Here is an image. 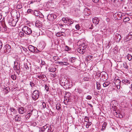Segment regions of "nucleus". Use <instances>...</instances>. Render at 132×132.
<instances>
[{"instance_id":"obj_1","label":"nucleus","mask_w":132,"mask_h":132,"mask_svg":"<svg viewBox=\"0 0 132 132\" xmlns=\"http://www.w3.org/2000/svg\"><path fill=\"white\" fill-rule=\"evenodd\" d=\"M22 31L26 34L27 35L31 34L32 32V30L31 29L26 26L23 27L22 29Z\"/></svg>"},{"instance_id":"obj_2","label":"nucleus","mask_w":132,"mask_h":132,"mask_svg":"<svg viewBox=\"0 0 132 132\" xmlns=\"http://www.w3.org/2000/svg\"><path fill=\"white\" fill-rule=\"evenodd\" d=\"M39 96V92L37 90H35L33 92L32 98L34 100L37 99Z\"/></svg>"},{"instance_id":"obj_3","label":"nucleus","mask_w":132,"mask_h":132,"mask_svg":"<svg viewBox=\"0 0 132 132\" xmlns=\"http://www.w3.org/2000/svg\"><path fill=\"white\" fill-rule=\"evenodd\" d=\"M114 82L115 85L118 88V86L120 87L121 86V81L118 79V77H116L115 78Z\"/></svg>"},{"instance_id":"obj_4","label":"nucleus","mask_w":132,"mask_h":132,"mask_svg":"<svg viewBox=\"0 0 132 132\" xmlns=\"http://www.w3.org/2000/svg\"><path fill=\"white\" fill-rule=\"evenodd\" d=\"M56 18V16L55 15L53 14L48 15L47 19L50 21H53Z\"/></svg>"},{"instance_id":"obj_5","label":"nucleus","mask_w":132,"mask_h":132,"mask_svg":"<svg viewBox=\"0 0 132 132\" xmlns=\"http://www.w3.org/2000/svg\"><path fill=\"white\" fill-rule=\"evenodd\" d=\"M28 48L30 51L33 52H37V51H38V50L36 47L31 45H29V46Z\"/></svg>"},{"instance_id":"obj_6","label":"nucleus","mask_w":132,"mask_h":132,"mask_svg":"<svg viewBox=\"0 0 132 132\" xmlns=\"http://www.w3.org/2000/svg\"><path fill=\"white\" fill-rule=\"evenodd\" d=\"M31 35L34 37H38L40 35L39 32L38 30H32Z\"/></svg>"},{"instance_id":"obj_7","label":"nucleus","mask_w":132,"mask_h":132,"mask_svg":"<svg viewBox=\"0 0 132 132\" xmlns=\"http://www.w3.org/2000/svg\"><path fill=\"white\" fill-rule=\"evenodd\" d=\"M7 27L5 24H2L0 25V32L1 31L2 32H4L7 30Z\"/></svg>"},{"instance_id":"obj_8","label":"nucleus","mask_w":132,"mask_h":132,"mask_svg":"<svg viewBox=\"0 0 132 132\" xmlns=\"http://www.w3.org/2000/svg\"><path fill=\"white\" fill-rule=\"evenodd\" d=\"M11 46L9 45L8 44L6 45L5 46V47L4 48V50H6L5 52H7L8 53H9L11 50Z\"/></svg>"},{"instance_id":"obj_9","label":"nucleus","mask_w":132,"mask_h":132,"mask_svg":"<svg viewBox=\"0 0 132 132\" xmlns=\"http://www.w3.org/2000/svg\"><path fill=\"white\" fill-rule=\"evenodd\" d=\"M124 84L127 85L128 84H130V81L126 79H122L121 82V86H122Z\"/></svg>"},{"instance_id":"obj_10","label":"nucleus","mask_w":132,"mask_h":132,"mask_svg":"<svg viewBox=\"0 0 132 132\" xmlns=\"http://www.w3.org/2000/svg\"><path fill=\"white\" fill-rule=\"evenodd\" d=\"M19 112L20 113L22 114L26 112V108H24L23 107H21L19 109Z\"/></svg>"},{"instance_id":"obj_11","label":"nucleus","mask_w":132,"mask_h":132,"mask_svg":"<svg viewBox=\"0 0 132 132\" xmlns=\"http://www.w3.org/2000/svg\"><path fill=\"white\" fill-rule=\"evenodd\" d=\"M84 13L87 16L89 15L90 13V10L88 7L85 8L84 9Z\"/></svg>"},{"instance_id":"obj_12","label":"nucleus","mask_w":132,"mask_h":132,"mask_svg":"<svg viewBox=\"0 0 132 132\" xmlns=\"http://www.w3.org/2000/svg\"><path fill=\"white\" fill-rule=\"evenodd\" d=\"M115 37L116 39L117 42H119L121 38V36L118 34L116 33L115 34Z\"/></svg>"},{"instance_id":"obj_13","label":"nucleus","mask_w":132,"mask_h":132,"mask_svg":"<svg viewBox=\"0 0 132 132\" xmlns=\"http://www.w3.org/2000/svg\"><path fill=\"white\" fill-rule=\"evenodd\" d=\"M86 50L85 48H78L77 49V51L80 53L83 54L85 52Z\"/></svg>"},{"instance_id":"obj_14","label":"nucleus","mask_w":132,"mask_h":132,"mask_svg":"<svg viewBox=\"0 0 132 132\" xmlns=\"http://www.w3.org/2000/svg\"><path fill=\"white\" fill-rule=\"evenodd\" d=\"M35 25L36 27L40 28L42 26V22L40 21L37 20L36 22Z\"/></svg>"},{"instance_id":"obj_15","label":"nucleus","mask_w":132,"mask_h":132,"mask_svg":"<svg viewBox=\"0 0 132 132\" xmlns=\"http://www.w3.org/2000/svg\"><path fill=\"white\" fill-rule=\"evenodd\" d=\"M92 21L93 23L96 25L98 23L100 20L97 18H94L93 19Z\"/></svg>"},{"instance_id":"obj_16","label":"nucleus","mask_w":132,"mask_h":132,"mask_svg":"<svg viewBox=\"0 0 132 132\" xmlns=\"http://www.w3.org/2000/svg\"><path fill=\"white\" fill-rule=\"evenodd\" d=\"M125 15L123 14H122L121 13L119 12L117 14V16L119 17V18H118V20H120L122 18V17Z\"/></svg>"},{"instance_id":"obj_17","label":"nucleus","mask_w":132,"mask_h":132,"mask_svg":"<svg viewBox=\"0 0 132 132\" xmlns=\"http://www.w3.org/2000/svg\"><path fill=\"white\" fill-rule=\"evenodd\" d=\"M62 20L64 23H69L68 22H70V19L67 18H63L62 19Z\"/></svg>"},{"instance_id":"obj_18","label":"nucleus","mask_w":132,"mask_h":132,"mask_svg":"<svg viewBox=\"0 0 132 132\" xmlns=\"http://www.w3.org/2000/svg\"><path fill=\"white\" fill-rule=\"evenodd\" d=\"M107 124V123L106 122H103L102 125V128L101 129V131H104L105 129Z\"/></svg>"},{"instance_id":"obj_19","label":"nucleus","mask_w":132,"mask_h":132,"mask_svg":"<svg viewBox=\"0 0 132 132\" xmlns=\"http://www.w3.org/2000/svg\"><path fill=\"white\" fill-rule=\"evenodd\" d=\"M14 69L16 70V72L19 75L20 72V66L17 67H14Z\"/></svg>"},{"instance_id":"obj_20","label":"nucleus","mask_w":132,"mask_h":132,"mask_svg":"<svg viewBox=\"0 0 132 132\" xmlns=\"http://www.w3.org/2000/svg\"><path fill=\"white\" fill-rule=\"evenodd\" d=\"M63 33L64 34H65V33L64 32L62 31H60V32H58L56 34V35L57 37H60L62 36H64V35H63L62 33Z\"/></svg>"},{"instance_id":"obj_21","label":"nucleus","mask_w":132,"mask_h":132,"mask_svg":"<svg viewBox=\"0 0 132 132\" xmlns=\"http://www.w3.org/2000/svg\"><path fill=\"white\" fill-rule=\"evenodd\" d=\"M75 58L73 57H71L69 60V61L71 62V64L70 65H72L73 63L75 62Z\"/></svg>"},{"instance_id":"obj_22","label":"nucleus","mask_w":132,"mask_h":132,"mask_svg":"<svg viewBox=\"0 0 132 132\" xmlns=\"http://www.w3.org/2000/svg\"><path fill=\"white\" fill-rule=\"evenodd\" d=\"M15 119L16 121H20L21 119V117L19 116L16 115V116L15 117Z\"/></svg>"},{"instance_id":"obj_23","label":"nucleus","mask_w":132,"mask_h":132,"mask_svg":"<svg viewBox=\"0 0 132 132\" xmlns=\"http://www.w3.org/2000/svg\"><path fill=\"white\" fill-rule=\"evenodd\" d=\"M61 108V105L59 103H57L56 104V109L57 110H59Z\"/></svg>"},{"instance_id":"obj_24","label":"nucleus","mask_w":132,"mask_h":132,"mask_svg":"<svg viewBox=\"0 0 132 132\" xmlns=\"http://www.w3.org/2000/svg\"><path fill=\"white\" fill-rule=\"evenodd\" d=\"M82 92V90L80 88H77V89H75V92L76 93H78L80 94Z\"/></svg>"},{"instance_id":"obj_25","label":"nucleus","mask_w":132,"mask_h":132,"mask_svg":"<svg viewBox=\"0 0 132 132\" xmlns=\"http://www.w3.org/2000/svg\"><path fill=\"white\" fill-rule=\"evenodd\" d=\"M110 82H109L106 81L104 82L103 84V86L104 87H106L108 86L110 84Z\"/></svg>"},{"instance_id":"obj_26","label":"nucleus","mask_w":132,"mask_h":132,"mask_svg":"<svg viewBox=\"0 0 132 132\" xmlns=\"http://www.w3.org/2000/svg\"><path fill=\"white\" fill-rule=\"evenodd\" d=\"M97 89L98 90H100L101 88V86L100 83L97 82L96 83Z\"/></svg>"},{"instance_id":"obj_27","label":"nucleus","mask_w":132,"mask_h":132,"mask_svg":"<svg viewBox=\"0 0 132 132\" xmlns=\"http://www.w3.org/2000/svg\"><path fill=\"white\" fill-rule=\"evenodd\" d=\"M127 35L130 40L132 39V32H129Z\"/></svg>"},{"instance_id":"obj_28","label":"nucleus","mask_w":132,"mask_h":132,"mask_svg":"<svg viewBox=\"0 0 132 132\" xmlns=\"http://www.w3.org/2000/svg\"><path fill=\"white\" fill-rule=\"evenodd\" d=\"M49 70L50 72H54L56 71V68H49Z\"/></svg>"},{"instance_id":"obj_29","label":"nucleus","mask_w":132,"mask_h":132,"mask_svg":"<svg viewBox=\"0 0 132 132\" xmlns=\"http://www.w3.org/2000/svg\"><path fill=\"white\" fill-rule=\"evenodd\" d=\"M65 27L67 28V27L68 28H66V29H63V28H62V29H63L65 30V31H64V32H65L66 31H69L70 30V29H69V28L68 27H70L68 25H65Z\"/></svg>"},{"instance_id":"obj_30","label":"nucleus","mask_w":132,"mask_h":132,"mask_svg":"<svg viewBox=\"0 0 132 132\" xmlns=\"http://www.w3.org/2000/svg\"><path fill=\"white\" fill-rule=\"evenodd\" d=\"M123 18H124V19L123 20V21L124 22H127V21H129L130 20V19L128 17H126L125 18L123 17Z\"/></svg>"},{"instance_id":"obj_31","label":"nucleus","mask_w":132,"mask_h":132,"mask_svg":"<svg viewBox=\"0 0 132 132\" xmlns=\"http://www.w3.org/2000/svg\"><path fill=\"white\" fill-rule=\"evenodd\" d=\"M124 40L125 42H127L130 40L128 37V36L127 35H126L125 37L124 38Z\"/></svg>"},{"instance_id":"obj_32","label":"nucleus","mask_w":132,"mask_h":132,"mask_svg":"<svg viewBox=\"0 0 132 132\" xmlns=\"http://www.w3.org/2000/svg\"><path fill=\"white\" fill-rule=\"evenodd\" d=\"M14 67H17L20 66V65H19V63L18 61H15L14 62Z\"/></svg>"},{"instance_id":"obj_33","label":"nucleus","mask_w":132,"mask_h":132,"mask_svg":"<svg viewBox=\"0 0 132 132\" xmlns=\"http://www.w3.org/2000/svg\"><path fill=\"white\" fill-rule=\"evenodd\" d=\"M31 113L29 112L27 115L25 116V118L26 120L28 119L30 116V114Z\"/></svg>"},{"instance_id":"obj_34","label":"nucleus","mask_w":132,"mask_h":132,"mask_svg":"<svg viewBox=\"0 0 132 132\" xmlns=\"http://www.w3.org/2000/svg\"><path fill=\"white\" fill-rule=\"evenodd\" d=\"M32 14H34V15H35L36 16H39L38 11H34Z\"/></svg>"},{"instance_id":"obj_35","label":"nucleus","mask_w":132,"mask_h":132,"mask_svg":"<svg viewBox=\"0 0 132 132\" xmlns=\"http://www.w3.org/2000/svg\"><path fill=\"white\" fill-rule=\"evenodd\" d=\"M71 95V94L69 92H67L65 93V96L67 98L69 97Z\"/></svg>"},{"instance_id":"obj_36","label":"nucleus","mask_w":132,"mask_h":132,"mask_svg":"<svg viewBox=\"0 0 132 132\" xmlns=\"http://www.w3.org/2000/svg\"><path fill=\"white\" fill-rule=\"evenodd\" d=\"M11 77L13 80H15L16 79V76L15 75H12L11 76Z\"/></svg>"},{"instance_id":"obj_37","label":"nucleus","mask_w":132,"mask_h":132,"mask_svg":"<svg viewBox=\"0 0 132 132\" xmlns=\"http://www.w3.org/2000/svg\"><path fill=\"white\" fill-rule=\"evenodd\" d=\"M45 130V129L42 127L39 128V132H44Z\"/></svg>"},{"instance_id":"obj_38","label":"nucleus","mask_w":132,"mask_h":132,"mask_svg":"<svg viewBox=\"0 0 132 132\" xmlns=\"http://www.w3.org/2000/svg\"><path fill=\"white\" fill-rule=\"evenodd\" d=\"M4 89L5 90V91H6L7 93H8L10 90V88L8 87H5Z\"/></svg>"},{"instance_id":"obj_39","label":"nucleus","mask_w":132,"mask_h":132,"mask_svg":"<svg viewBox=\"0 0 132 132\" xmlns=\"http://www.w3.org/2000/svg\"><path fill=\"white\" fill-rule=\"evenodd\" d=\"M86 125V127L88 128L89 127V126H90L92 124V122H88Z\"/></svg>"},{"instance_id":"obj_40","label":"nucleus","mask_w":132,"mask_h":132,"mask_svg":"<svg viewBox=\"0 0 132 132\" xmlns=\"http://www.w3.org/2000/svg\"><path fill=\"white\" fill-rule=\"evenodd\" d=\"M60 64H63L65 65H69V63L68 62H60Z\"/></svg>"},{"instance_id":"obj_41","label":"nucleus","mask_w":132,"mask_h":132,"mask_svg":"<svg viewBox=\"0 0 132 132\" xmlns=\"http://www.w3.org/2000/svg\"><path fill=\"white\" fill-rule=\"evenodd\" d=\"M34 11L31 9H29L28 10L27 12L28 13H31L32 14H33Z\"/></svg>"},{"instance_id":"obj_42","label":"nucleus","mask_w":132,"mask_h":132,"mask_svg":"<svg viewBox=\"0 0 132 132\" xmlns=\"http://www.w3.org/2000/svg\"><path fill=\"white\" fill-rule=\"evenodd\" d=\"M42 79L44 80H46V76L45 75H42Z\"/></svg>"},{"instance_id":"obj_43","label":"nucleus","mask_w":132,"mask_h":132,"mask_svg":"<svg viewBox=\"0 0 132 132\" xmlns=\"http://www.w3.org/2000/svg\"><path fill=\"white\" fill-rule=\"evenodd\" d=\"M71 50V48L68 47V46H66L65 47V50L66 51H68L69 50Z\"/></svg>"},{"instance_id":"obj_44","label":"nucleus","mask_w":132,"mask_h":132,"mask_svg":"<svg viewBox=\"0 0 132 132\" xmlns=\"http://www.w3.org/2000/svg\"><path fill=\"white\" fill-rule=\"evenodd\" d=\"M45 88L47 91L48 92L49 91V88L48 86H47V85H45Z\"/></svg>"},{"instance_id":"obj_45","label":"nucleus","mask_w":132,"mask_h":132,"mask_svg":"<svg viewBox=\"0 0 132 132\" xmlns=\"http://www.w3.org/2000/svg\"><path fill=\"white\" fill-rule=\"evenodd\" d=\"M127 58L128 59V60L130 61V60L131 59H132V56L130 55H127Z\"/></svg>"},{"instance_id":"obj_46","label":"nucleus","mask_w":132,"mask_h":132,"mask_svg":"<svg viewBox=\"0 0 132 132\" xmlns=\"http://www.w3.org/2000/svg\"><path fill=\"white\" fill-rule=\"evenodd\" d=\"M123 67L124 68H125L126 69H127L128 68V66H127V64L126 63H123Z\"/></svg>"},{"instance_id":"obj_47","label":"nucleus","mask_w":132,"mask_h":132,"mask_svg":"<svg viewBox=\"0 0 132 132\" xmlns=\"http://www.w3.org/2000/svg\"><path fill=\"white\" fill-rule=\"evenodd\" d=\"M81 47H83V48H85L87 47V45H85L84 43H83L81 45Z\"/></svg>"},{"instance_id":"obj_48","label":"nucleus","mask_w":132,"mask_h":132,"mask_svg":"<svg viewBox=\"0 0 132 132\" xmlns=\"http://www.w3.org/2000/svg\"><path fill=\"white\" fill-rule=\"evenodd\" d=\"M76 29L77 30H79L80 28V27L79 24H77L75 26Z\"/></svg>"},{"instance_id":"obj_49","label":"nucleus","mask_w":132,"mask_h":132,"mask_svg":"<svg viewBox=\"0 0 132 132\" xmlns=\"http://www.w3.org/2000/svg\"><path fill=\"white\" fill-rule=\"evenodd\" d=\"M19 36L20 37H23L24 35V33L22 32H20L19 33Z\"/></svg>"},{"instance_id":"obj_50","label":"nucleus","mask_w":132,"mask_h":132,"mask_svg":"<svg viewBox=\"0 0 132 132\" xmlns=\"http://www.w3.org/2000/svg\"><path fill=\"white\" fill-rule=\"evenodd\" d=\"M52 130V128L51 127V126H50V127H49L48 128V131L47 132H52L53 131V130L52 131H51Z\"/></svg>"},{"instance_id":"obj_51","label":"nucleus","mask_w":132,"mask_h":132,"mask_svg":"<svg viewBox=\"0 0 132 132\" xmlns=\"http://www.w3.org/2000/svg\"><path fill=\"white\" fill-rule=\"evenodd\" d=\"M85 121L86 122H89V118L87 116H85Z\"/></svg>"},{"instance_id":"obj_52","label":"nucleus","mask_w":132,"mask_h":132,"mask_svg":"<svg viewBox=\"0 0 132 132\" xmlns=\"http://www.w3.org/2000/svg\"><path fill=\"white\" fill-rule=\"evenodd\" d=\"M86 98L87 99L90 100L92 98V97L90 95H88L86 97Z\"/></svg>"},{"instance_id":"obj_53","label":"nucleus","mask_w":132,"mask_h":132,"mask_svg":"<svg viewBox=\"0 0 132 132\" xmlns=\"http://www.w3.org/2000/svg\"><path fill=\"white\" fill-rule=\"evenodd\" d=\"M83 79L85 81H88L89 80V78L87 77H85L83 78Z\"/></svg>"},{"instance_id":"obj_54","label":"nucleus","mask_w":132,"mask_h":132,"mask_svg":"<svg viewBox=\"0 0 132 132\" xmlns=\"http://www.w3.org/2000/svg\"><path fill=\"white\" fill-rule=\"evenodd\" d=\"M10 109L12 112H15V109L13 108H10Z\"/></svg>"},{"instance_id":"obj_55","label":"nucleus","mask_w":132,"mask_h":132,"mask_svg":"<svg viewBox=\"0 0 132 132\" xmlns=\"http://www.w3.org/2000/svg\"><path fill=\"white\" fill-rule=\"evenodd\" d=\"M36 1V2H37L39 1L38 0H33L30 1V4L32 3L33 2Z\"/></svg>"},{"instance_id":"obj_56","label":"nucleus","mask_w":132,"mask_h":132,"mask_svg":"<svg viewBox=\"0 0 132 132\" xmlns=\"http://www.w3.org/2000/svg\"><path fill=\"white\" fill-rule=\"evenodd\" d=\"M30 85L31 87H32L33 86H34L35 85V84L34 83L32 82H30Z\"/></svg>"},{"instance_id":"obj_57","label":"nucleus","mask_w":132,"mask_h":132,"mask_svg":"<svg viewBox=\"0 0 132 132\" xmlns=\"http://www.w3.org/2000/svg\"><path fill=\"white\" fill-rule=\"evenodd\" d=\"M42 105L43 106V108L44 109L46 107V103L44 102H43L42 103Z\"/></svg>"},{"instance_id":"obj_58","label":"nucleus","mask_w":132,"mask_h":132,"mask_svg":"<svg viewBox=\"0 0 132 132\" xmlns=\"http://www.w3.org/2000/svg\"><path fill=\"white\" fill-rule=\"evenodd\" d=\"M24 67L26 69H29V67L26 65V64H24Z\"/></svg>"},{"instance_id":"obj_59","label":"nucleus","mask_w":132,"mask_h":132,"mask_svg":"<svg viewBox=\"0 0 132 132\" xmlns=\"http://www.w3.org/2000/svg\"><path fill=\"white\" fill-rule=\"evenodd\" d=\"M93 2L95 3H97L98 2L99 0H92Z\"/></svg>"},{"instance_id":"obj_60","label":"nucleus","mask_w":132,"mask_h":132,"mask_svg":"<svg viewBox=\"0 0 132 132\" xmlns=\"http://www.w3.org/2000/svg\"><path fill=\"white\" fill-rule=\"evenodd\" d=\"M17 8L19 9H21L22 8V6L21 5H18L17 6Z\"/></svg>"},{"instance_id":"obj_61","label":"nucleus","mask_w":132,"mask_h":132,"mask_svg":"<svg viewBox=\"0 0 132 132\" xmlns=\"http://www.w3.org/2000/svg\"><path fill=\"white\" fill-rule=\"evenodd\" d=\"M70 22H68L69 23V24H71L73 23V21L72 20H70Z\"/></svg>"},{"instance_id":"obj_62","label":"nucleus","mask_w":132,"mask_h":132,"mask_svg":"<svg viewBox=\"0 0 132 132\" xmlns=\"http://www.w3.org/2000/svg\"><path fill=\"white\" fill-rule=\"evenodd\" d=\"M44 129H47L48 128V126L47 125H45L44 126L42 127Z\"/></svg>"},{"instance_id":"obj_63","label":"nucleus","mask_w":132,"mask_h":132,"mask_svg":"<svg viewBox=\"0 0 132 132\" xmlns=\"http://www.w3.org/2000/svg\"><path fill=\"white\" fill-rule=\"evenodd\" d=\"M53 58L55 61L57 60V59H58V57L56 56L53 57Z\"/></svg>"},{"instance_id":"obj_64","label":"nucleus","mask_w":132,"mask_h":132,"mask_svg":"<svg viewBox=\"0 0 132 132\" xmlns=\"http://www.w3.org/2000/svg\"><path fill=\"white\" fill-rule=\"evenodd\" d=\"M88 57L90 60H91V59L93 57V56H92L91 55H88Z\"/></svg>"}]
</instances>
